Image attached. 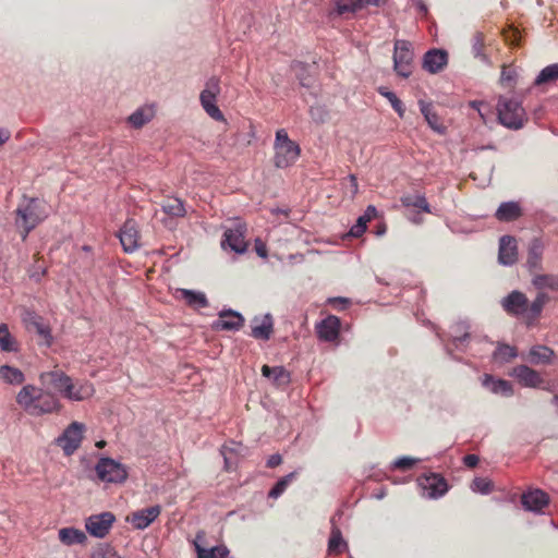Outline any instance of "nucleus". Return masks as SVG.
<instances>
[{"label": "nucleus", "mask_w": 558, "mask_h": 558, "mask_svg": "<svg viewBox=\"0 0 558 558\" xmlns=\"http://www.w3.org/2000/svg\"><path fill=\"white\" fill-rule=\"evenodd\" d=\"M330 304H340L344 307L348 304V300L344 298H331L328 300Z\"/></svg>", "instance_id": "69168bd1"}, {"label": "nucleus", "mask_w": 558, "mask_h": 558, "mask_svg": "<svg viewBox=\"0 0 558 558\" xmlns=\"http://www.w3.org/2000/svg\"><path fill=\"white\" fill-rule=\"evenodd\" d=\"M413 50L407 40H396L393 51V70L404 78L412 74Z\"/></svg>", "instance_id": "1a4fd4ad"}, {"label": "nucleus", "mask_w": 558, "mask_h": 558, "mask_svg": "<svg viewBox=\"0 0 558 558\" xmlns=\"http://www.w3.org/2000/svg\"><path fill=\"white\" fill-rule=\"evenodd\" d=\"M243 317L238 312L228 310L221 311L219 319L214 323L217 330H238L243 325Z\"/></svg>", "instance_id": "b1692460"}, {"label": "nucleus", "mask_w": 558, "mask_h": 558, "mask_svg": "<svg viewBox=\"0 0 558 558\" xmlns=\"http://www.w3.org/2000/svg\"><path fill=\"white\" fill-rule=\"evenodd\" d=\"M484 41L481 34H475L473 37L472 53L475 58L487 62V57L483 52Z\"/></svg>", "instance_id": "09e8293b"}, {"label": "nucleus", "mask_w": 558, "mask_h": 558, "mask_svg": "<svg viewBox=\"0 0 558 558\" xmlns=\"http://www.w3.org/2000/svg\"><path fill=\"white\" fill-rule=\"evenodd\" d=\"M11 138V132L5 128H0V147Z\"/></svg>", "instance_id": "e2e57ef3"}, {"label": "nucleus", "mask_w": 558, "mask_h": 558, "mask_svg": "<svg viewBox=\"0 0 558 558\" xmlns=\"http://www.w3.org/2000/svg\"><path fill=\"white\" fill-rule=\"evenodd\" d=\"M463 462L469 468H474L478 463V457L475 454H468L463 458Z\"/></svg>", "instance_id": "052dcab7"}, {"label": "nucleus", "mask_w": 558, "mask_h": 558, "mask_svg": "<svg viewBox=\"0 0 558 558\" xmlns=\"http://www.w3.org/2000/svg\"><path fill=\"white\" fill-rule=\"evenodd\" d=\"M515 356H517L515 349L508 344L498 345V348L494 352V359L501 361V362H508Z\"/></svg>", "instance_id": "49530a36"}, {"label": "nucleus", "mask_w": 558, "mask_h": 558, "mask_svg": "<svg viewBox=\"0 0 558 558\" xmlns=\"http://www.w3.org/2000/svg\"><path fill=\"white\" fill-rule=\"evenodd\" d=\"M95 471L98 478L105 483L121 484L128 478L126 466L111 458H100Z\"/></svg>", "instance_id": "0eeeda50"}, {"label": "nucleus", "mask_w": 558, "mask_h": 558, "mask_svg": "<svg viewBox=\"0 0 558 558\" xmlns=\"http://www.w3.org/2000/svg\"><path fill=\"white\" fill-rule=\"evenodd\" d=\"M512 376H514L518 381L529 388H542L543 378L541 375L534 371L533 368L526 366V365H519L513 368ZM543 389H546L548 391H551V387H543Z\"/></svg>", "instance_id": "dca6fc26"}, {"label": "nucleus", "mask_w": 558, "mask_h": 558, "mask_svg": "<svg viewBox=\"0 0 558 558\" xmlns=\"http://www.w3.org/2000/svg\"><path fill=\"white\" fill-rule=\"evenodd\" d=\"M282 462V458L280 454L275 453L271 454L267 460V466L268 468H276Z\"/></svg>", "instance_id": "bf43d9fd"}, {"label": "nucleus", "mask_w": 558, "mask_h": 558, "mask_svg": "<svg viewBox=\"0 0 558 558\" xmlns=\"http://www.w3.org/2000/svg\"><path fill=\"white\" fill-rule=\"evenodd\" d=\"M0 350L3 352L19 351V343L11 335L7 324L0 325Z\"/></svg>", "instance_id": "f704fd0d"}, {"label": "nucleus", "mask_w": 558, "mask_h": 558, "mask_svg": "<svg viewBox=\"0 0 558 558\" xmlns=\"http://www.w3.org/2000/svg\"><path fill=\"white\" fill-rule=\"evenodd\" d=\"M484 105H485V104H484L483 101H480V100H472V101H470V107H472L473 109H475V110L478 112V114H480V117H481L482 121H483L484 123H486V114H485V113L483 112V110H482V107H483Z\"/></svg>", "instance_id": "13d9d810"}, {"label": "nucleus", "mask_w": 558, "mask_h": 558, "mask_svg": "<svg viewBox=\"0 0 558 558\" xmlns=\"http://www.w3.org/2000/svg\"><path fill=\"white\" fill-rule=\"evenodd\" d=\"M59 539L62 544L71 546L86 542V535L83 531L74 527H63L59 530Z\"/></svg>", "instance_id": "2f4dec72"}, {"label": "nucleus", "mask_w": 558, "mask_h": 558, "mask_svg": "<svg viewBox=\"0 0 558 558\" xmlns=\"http://www.w3.org/2000/svg\"><path fill=\"white\" fill-rule=\"evenodd\" d=\"M274 150V165L279 169L291 167L295 163L301 154L299 144L290 140L287 131L283 129L276 132Z\"/></svg>", "instance_id": "39448f33"}, {"label": "nucleus", "mask_w": 558, "mask_h": 558, "mask_svg": "<svg viewBox=\"0 0 558 558\" xmlns=\"http://www.w3.org/2000/svg\"><path fill=\"white\" fill-rule=\"evenodd\" d=\"M121 245L126 253H133L140 247V233L133 219H128L119 232Z\"/></svg>", "instance_id": "2eb2a0df"}, {"label": "nucleus", "mask_w": 558, "mask_h": 558, "mask_svg": "<svg viewBox=\"0 0 558 558\" xmlns=\"http://www.w3.org/2000/svg\"><path fill=\"white\" fill-rule=\"evenodd\" d=\"M156 114L155 105H144L128 117V123L134 129H141L149 123Z\"/></svg>", "instance_id": "393cba45"}, {"label": "nucleus", "mask_w": 558, "mask_h": 558, "mask_svg": "<svg viewBox=\"0 0 558 558\" xmlns=\"http://www.w3.org/2000/svg\"><path fill=\"white\" fill-rule=\"evenodd\" d=\"M16 404L29 416L57 414L62 410L58 396L33 384L24 385L15 397Z\"/></svg>", "instance_id": "f257e3e1"}, {"label": "nucleus", "mask_w": 558, "mask_h": 558, "mask_svg": "<svg viewBox=\"0 0 558 558\" xmlns=\"http://www.w3.org/2000/svg\"><path fill=\"white\" fill-rule=\"evenodd\" d=\"M417 461H418L417 459H413V458H410V457H401V458L397 459L393 462V468H396V469H410Z\"/></svg>", "instance_id": "864d4df0"}, {"label": "nucleus", "mask_w": 558, "mask_h": 558, "mask_svg": "<svg viewBox=\"0 0 558 558\" xmlns=\"http://www.w3.org/2000/svg\"><path fill=\"white\" fill-rule=\"evenodd\" d=\"M411 2H412V5L415 7V9L422 15H426L427 14V7H426V4L424 3L423 0H411Z\"/></svg>", "instance_id": "680f3d73"}, {"label": "nucleus", "mask_w": 558, "mask_h": 558, "mask_svg": "<svg viewBox=\"0 0 558 558\" xmlns=\"http://www.w3.org/2000/svg\"><path fill=\"white\" fill-rule=\"evenodd\" d=\"M471 489L475 493L487 495L493 489V484L489 480L484 477H475L471 484Z\"/></svg>", "instance_id": "de8ad7c7"}, {"label": "nucleus", "mask_w": 558, "mask_h": 558, "mask_svg": "<svg viewBox=\"0 0 558 558\" xmlns=\"http://www.w3.org/2000/svg\"><path fill=\"white\" fill-rule=\"evenodd\" d=\"M345 547L347 543L342 538L341 531L333 526L328 542V550L330 553H340L341 549Z\"/></svg>", "instance_id": "79ce46f5"}, {"label": "nucleus", "mask_w": 558, "mask_h": 558, "mask_svg": "<svg viewBox=\"0 0 558 558\" xmlns=\"http://www.w3.org/2000/svg\"><path fill=\"white\" fill-rule=\"evenodd\" d=\"M255 251L259 257H262V258L267 257V247H266L265 243L259 239L255 240Z\"/></svg>", "instance_id": "4d7b16f0"}, {"label": "nucleus", "mask_w": 558, "mask_h": 558, "mask_svg": "<svg viewBox=\"0 0 558 558\" xmlns=\"http://www.w3.org/2000/svg\"><path fill=\"white\" fill-rule=\"evenodd\" d=\"M114 521V514L109 511L93 514L85 520V529L89 535L104 538L110 532Z\"/></svg>", "instance_id": "9b49d317"}, {"label": "nucleus", "mask_w": 558, "mask_h": 558, "mask_svg": "<svg viewBox=\"0 0 558 558\" xmlns=\"http://www.w3.org/2000/svg\"><path fill=\"white\" fill-rule=\"evenodd\" d=\"M482 384L489 389L493 393L509 397L513 393L512 386L505 379H495L493 376L486 374L483 377Z\"/></svg>", "instance_id": "c85d7f7f"}, {"label": "nucleus", "mask_w": 558, "mask_h": 558, "mask_svg": "<svg viewBox=\"0 0 558 558\" xmlns=\"http://www.w3.org/2000/svg\"><path fill=\"white\" fill-rule=\"evenodd\" d=\"M555 80L558 81V63L545 66L536 76L534 84L542 85Z\"/></svg>", "instance_id": "ea45409f"}, {"label": "nucleus", "mask_w": 558, "mask_h": 558, "mask_svg": "<svg viewBox=\"0 0 558 558\" xmlns=\"http://www.w3.org/2000/svg\"><path fill=\"white\" fill-rule=\"evenodd\" d=\"M195 550L197 558H229L230 551L225 545H219L206 549L199 544L195 543Z\"/></svg>", "instance_id": "c9c22d12"}, {"label": "nucleus", "mask_w": 558, "mask_h": 558, "mask_svg": "<svg viewBox=\"0 0 558 558\" xmlns=\"http://www.w3.org/2000/svg\"><path fill=\"white\" fill-rule=\"evenodd\" d=\"M373 218H371V216L366 215L365 213L360 216L356 220L357 223L362 222V227H366L367 228V222H369Z\"/></svg>", "instance_id": "338daca9"}, {"label": "nucleus", "mask_w": 558, "mask_h": 558, "mask_svg": "<svg viewBox=\"0 0 558 558\" xmlns=\"http://www.w3.org/2000/svg\"><path fill=\"white\" fill-rule=\"evenodd\" d=\"M246 226L239 219H235L233 228H229L223 233L221 246L230 248L231 251L243 254L247 250V242L245 241Z\"/></svg>", "instance_id": "9d476101"}, {"label": "nucleus", "mask_w": 558, "mask_h": 558, "mask_svg": "<svg viewBox=\"0 0 558 558\" xmlns=\"http://www.w3.org/2000/svg\"><path fill=\"white\" fill-rule=\"evenodd\" d=\"M161 507L159 505L141 509L130 514L126 520L137 530L148 527L160 514Z\"/></svg>", "instance_id": "f3484780"}, {"label": "nucleus", "mask_w": 558, "mask_h": 558, "mask_svg": "<svg viewBox=\"0 0 558 558\" xmlns=\"http://www.w3.org/2000/svg\"><path fill=\"white\" fill-rule=\"evenodd\" d=\"M420 110L422 114L425 118V121L427 122L428 126L434 130L435 132L439 134H444L446 131V128L441 123L438 114L433 108V105L430 102H426L424 100L418 101Z\"/></svg>", "instance_id": "a878e982"}, {"label": "nucleus", "mask_w": 558, "mask_h": 558, "mask_svg": "<svg viewBox=\"0 0 558 558\" xmlns=\"http://www.w3.org/2000/svg\"><path fill=\"white\" fill-rule=\"evenodd\" d=\"M495 215L499 221H513L521 216V208L515 202H506L500 204Z\"/></svg>", "instance_id": "7c9ffc66"}, {"label": "nucleus", "mask_w": 558, "mask_h": 558, "mask_svg": "<svg viewBox=\"0 0 558 558\" xmlns=\"http://www.w3.org/2000/svg\"><path fill=\"white\" fill-rule=\"evenodd\" d=\"M469 326L464 322H459L451 327L450 336L456 347H459L469 338Z\"/></svg>", "instance_id": "a19ab883"}, {"label": "nucleus", "mask_w": 558, "mask_h": 558, "mask_svg": "<svg viewBox=\"0 0 558 558\" xmlns=\"http://www.w3.org/2000/svg\"><path fill=\"white\" fill-rule=\"evenodd\" d=\"M22 320L28 330H34L40 338H43L46 345L52 343V335L50 327L44 322L43 317L33 311H25Z\"/></svg>", "instance_id": "4468645a"}, {"label": "nucleus", "mask_w": 558, "mask_h": 558, "mask_svg": "<svg viewBox=\"0 0 558 558\" xmlns=\"http://www.w3.org/2000/svg\"><path fill=\"white\" fill-rule=\"evenodd\" d=\"M349 180H350V183H351V193H352V195H355L357 193V191H359L356 177L351 174L349 177Z\"/></svg>", "instance_id": "0e129e2a"}, {"label": "nucleus", "mask_w": 558, "mask_h": 558, "mask_svg": "<svg viewBox=\"0 0 558 558\" xmlns=\"http://www.w3.org/2000/svg\"><path fill=\"white\" fill-rule=\"evenodd\" d=\"M515 75H517V73L514 70L504 68L502 72H501L500 81L502 84L510 83V82L514 81Z\"/></svg>", "instance_id": "6e6d98bb"}, {"label": "nucleus", "mask_w": 558, "mask_h": 558, "mask_svg": "<svg viewBox=\"0 0 558 558\" xmlns=\"http://www.w3.org/2000/svg\"><path fill=\"white\" fill-rule=\"evenodd\" d=\"M496 110L498 122L509 130H520L527 122V113L518 99L499 96Z\"/></svg>", "instance_id": "20e7f679"}, {"label": "nucleus", "mask_w": 558, "mask_h": 558, "mask_svg": "<svg viewBox=\"0 0 558 558\" xmlns=\"http://www.w3.org/2000/svg\"><path fill=\"white\" fill-rule=\"evenodd\" d=\"M316 331L320 340L332 342L339 336L340 319L330 315L317 324Z\"/></svg>", "instance_id": "4be33fe9"}, {"label": "nucleus", "mask_w": 558, "mask_h": 558, "mask_svg": "<svg viewBox=\"0 0 558 558\" xmlns=\"http://www.w3.org/2000/svg\"><path fill=\"white\" fill-rule=\"evenodd\" d=\"M69 375L58 368L39 374L41 385L53 389L59 396H61L63 389L66 388L65 385L69 383Z\"/></svg>", "instance_id": "6ab92c4d"}, {"label": "nucleus", "mask_w": 558, "mask_h": 558, "mask_svg": "<svg viewBox=\"0 0 558 558\" xmlns=\"http://www.w3.org/2000/svg\"><path fill=\"white\" fill-rule=\"evenodd\" d=\"M93 558H121L116 550L108 546L102 545L93 553Z\"/></svg>", "instance_id": "3c124183"}, {"label": "nucleus", "mask_w": 558, "mask_h": 558, "mask_svg": "<svg viewBox=\"0 0 558 558\" xmlns=\"http://www.w3.org/2000/svg\"><path fill=\"white\" fill-rule=\"evenodd\" d=\"M61 397L74 402L87 400L95 393L94 385L88 380H76L72 377L69 378V383L65 385Z\"/></svg>", "instance_id": "f8f14e48"}, {"label": "nucleus", "mask_w": 558, "mask_h": 558, "mask_svg": "<svg viewBox=\"0 0 558 558\" xmlns=\"http://www.w3.org/2000/svg\"><path fill=\"white\" fill-rule=\"evenodd\" d=\"M296 473L291 472L288 475L280 478L277 484L269 492L270 498H278L287 488V486L295 478Z\"/></svg>", "instance_id": "a18cd8bd"}, {"label": "nucleus", "mask_w": 558, "mask_h": 558, "mask_svg": "<svg viewBox=\"0 0 558 558\" xmlns=\"http://www.w3.org/2000/svg\"><path fill=\"white\" fill-rule=\"evenodd\" d=\"M448 63V54L441 49H432L424 54L423 68L430 74L440 72Z\"/></svg>", "instance_id": "412c9836"}, {"label": "nucleus", "mask_w": 558, "mask_h": 558, "mask_svg": "<svg viewBox=\"0 0 558 558\" xmlns=\"http://www.w3.org/2000/svg\"><path fill=\"white\" fill-rule=\"evenodd\" d=\"M177 293L178 298L185 301V303L195 310L204 308L208 306V301L205 293L201 291L187 290V289H178Z\"/></svg>", "instance_id": "bb28decb"}, {"label": "nucleus", "mask_w": 558, "mask_h": 558, "mask_svg": "<svg viewBox=\"0 0 558 558\" xmlns=\"http://www.w3.org/2000/svg\"><path fill=\"white\" fill-rule=\"evenodd\" d=\"M373 218H371V216L366 215L365 213L360 216L356 220L357 223L362 222V227H366L367 228V222H369Z\"/></svg>", "instance_id": "774afa93"}, {"label": "nucleus", "mask_w": 558, "mask_h": 558, "mask_svg": "<svg viewBox=\"0 0 558 558\" xmlns=\"http://www.w3.org/2000/svg\"><path fill=\"white\" fill-rule=\"evenodd\" d=\"M378 93L390 102L391 107L395 109L398 116L400 118H403L405 109L402 101L397 97V95L384 86H380L378 88Z\"/></svg>", "instance_id": "4c0bfd02"}, {"label": "nucleus", "mask_w": 558, "mask_h": 558, "mask_svg": "<svg viewBox=\"0 0 558 558\" xmlns=\"http://www.w3.org/2000/svg\"><path fill=\"white\" fill-rule=\"evenodd\" d=\"M521 502L525 510L541 513L548 505L549 497L545 492L536 488L524 493Z\"/></svg>", "instance_id": "a211bd4d"}, {"label": "nucleus", "mask_w": 558, "mask_h": 558, "mask_svg": "<svg viewBox=\"0 0 558 558\" xmlns=\"http://www.w3.org/2000/svg\"><path fill=\"white\" fill-rule=\"evenodd\" d=\"M548 302L549 295L545 292H538L530 303L523 292L513 290L501 300L500 304L506 313L521 317L526 324L531 325L541 316L544 306Z\"/></svg>", "instance_id": "f03ea898"}, {"label": "nucleus", "mask_w": 558, "mask_h": 558, "mask_svg": "<svg viewBox=\"0 0 558 558\" xmlns=\"http://www.w3.org/2000/svg\"><path fill=\"white\" fill-rule=\"evenodd\" d=\"M252 336L255 339L268 340L274 331V320L270 314L255 316L252 322Z\"/></svg>", "instance_id": "5701e85b"}, {"label": "nucleus", "mask_w": 558, "mask_h": 558, "mask_svg": "<svg viewBox=\"0 0 558 558\" xmlns=\"http://www.w3.org/2000/svg\"><path fill=\"white\" fill-rule=\"evenodd\" d=\"M366 231V227H362V222L353 225L348 232V236L360 238Z\"/></svg>", "instance_id": "5fc2aeb1"}, {"label": "nucleus", "mask_w": 558, "mask_h": 558, "mask_svg": "<svg viewBox=\"0 0 558 558\" xmlns=\"http://www.w3.org/2000/svg\"><path fill=\"white\" fill-rule=\"evenodd\" d=\"M232 446H229V445H225L221 449V453L223 456V459H225V464H226V468L229 470L230 469V460L232 458V454L233 453H238L239 452V449L241 447V445L239 444H235V442H232L231 444Z\"/></svg>", "instance_id": "603ef678"}, {"label": "nucleus", "mask_w": 558, "mask_h": 558, "mask_svg": "<svg viewBox=\"0 0 558 558\" xmlns=\"http://www.w3.org/2000/svg\"><path fill=\"white\" fill-rule=\"evenodd\" d=\"M498 260L504 266H511L518 260L517 241L513 236L504 235L500 238Z\"/></svg>", "instance_id": "aec40b11"}, {"label": "nucleus", "mask_w": 558, "mask_h": 558, "mask_svg": "<svg viewBox=\"0 0 558 558\" xmlns=\"http://www.w3.org/2000/svg\"><path fill=\"white\" fill-rule=\"evenodd\" d=\"M554 351L545 345H535L530 350V361L533 364H546L551 361Z\"/></svg>", "instance_id": "e433bc0d"}, {"label": "nucleus", "mask_w": 558, "mask_h": 558, "mask_svg": "<svg viewBox=\"0 0 558 558\" xmlns=\"http://www.w3.org/2000/svg\"><path fill=\"white\" fill-rule=\"evenodd\" d=\"M262 374L278 387L287 386L290 383V374L282 366L270 367L264 365L262 367Z\"/></svg>", "instance_id": "c756f323"}, {"label": "nucleus", "mask_w": 558, "mask_h": 558, "mask_svg": "<svg viewBox=\"0 0 558 558\" xmlns=\"http://www.w3.org/2000/svg\"><path fill=\"white\" fill-rule=\"evenodd\" d=\"M532 284L539 290L538 292H544V289L558 290V275H536L532 279Z\"/></svg>", "instance_id": "72a5a7b5"}, {"label": "nucleus", "mask_w": 558, "mask_h": 558, "mask_svg": "<svg viewBox=\"0 0 558 558\" xmlns=\"http://www.w3.org/2000/svg\"><path fill=\"white\" fill-rule=\"evenodd\" d=\"M26 377L24 373L14 366L9 364L0 365V380L10 386H20L23 385Z\"/></svg>", "instance_id": "cd10ccee"}, {"label": "nucleus", "mask_w": 558, "mask_h": 558, "mask_svg": "<svg viewBox=\"0 0 558 558\" xmlns=\"http://www.w3.org/2000/svg\"><path fill=\"white\" fill-rule=\"evenodd\" d=\"M542 254H543L542 243L538 240H534L531 243V246L529 250V258H527L529 266L533 267V268L538 267Z\"/></svg>", "instance_id": "c03bdc74"}, {"label": "nucleus", "mask_w": 558, "mask_h": 558, "mask_svg": "<svg viewBox=\"0 0 558 558\" xmlns=\"http://www.w3.org/2000/svg\"><path fill=\"white\" fill-rule=\"evenodd\" d=\"M310 114L314 122L324 123L328 118V111L325 106L316 105L310 108Z\"/></svg>", "instance_id": "8fccbe9b"}, {"label": "nucleus", "mask_w": 558, "mask_h": 558, "mask_svg": "<svg viewBox=\"0 0 558 558\" xmlns=\"http://www.w3.org/2000/svg\"><path fill=\"white\" fill-rule=\"evenodd\" d=\"M220 94V80L217 76L209 77L201 92L199 101L204 111L216 121H225V116L217 106V97Z\"/></svg>", "instance_id": "423d86ee"}, {"label": "nucleus", "mask_w": 558, "mask_h": 558, "mask_svg": "<svg viewBox=\"0 0 558 558\" xmlns=\"http://www.w3.org/2000/svg\"><path fill=\"white\" fill-rule=\"evenodd\" d=\"M85 432L86 426L84 423L72 422L56 439V444L63 450L65 456H71L80 448Z\"/></svg>", "instance_id": "6e6552de"}, {"label": "nucleus", "mask_w": 558, "mask_h": 558, "mask_svg": "<svg viewBox=\"0 0 558 558\" xmlns=\"http://www.w3.org/2000/svg\"><path fill=\"white\" fill-rule=\"evenodd\" d=\"M162 211L170 217H184L186 214V209L184 203L177 197H170L163 202L161 205Z\"/></svg>", "instance_id": "473e14b6"}, {"label": "nucleus", "mask_w": 558, "mask_h": 558, "mask_svg": "<svg viewBox=\"0 0 558 558\" xmlns=\"http://www.w3.org/2000/svg\"><path fill=\"white\" fill-rule=\"evenodd\" d=\"M417 483L422 495L429 499L439 498L448 490L446 481L437 474L422 476L417 480Z\"/></svg>", "instance_id": "ddd939ff"}, {"label": "nucleus", "mask_w": 558, "mask_h": 558, "mask_svg": "<svg viewBox=\"0 0 558 558\" xmlns=\"http://www.w3.org/2000/svg\"><path fill=\"white\" fill-rule=\"evenodd\" d=\"M401 203L405 207H417L425 213H430L429 205L423 195H405L401 197Z\"/></svg>", "instance_id": "58836bf2"}, {"label": "nucleus", "mask_w": 558, "mask_h": 558, "mask_svg": "<svg viewBox=\"0 0 558 558\" xmlns=\"http://www.w3.org/2000/svg\"><path fill=\"white\" fill-rule=\"evenodd\" d=\"M359 0H337L335 1V11L339 15L354 13L360 10Z\"/></svg>", "instance_id": "37998d69"}, {"label": "nucleus", "mask_w": 558, "mask_h": 558, "mask_svg": "<svg viewBox=\"0 0 558 558\" xmlns=\"http://www.w3.org/2000/svg\"><path fill=\"white\" fill-rule=\"evenodd\" d=\"M48 214L41 202L36 198H24L16 209L15 225L21 230L22 239L47 218Z\"/></svg>", "instance_id": "7ed1b4c3"}]
</instances>
